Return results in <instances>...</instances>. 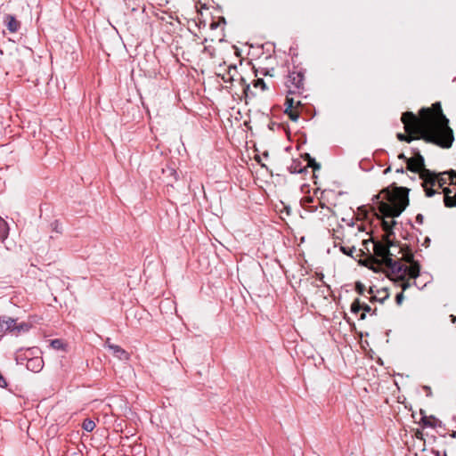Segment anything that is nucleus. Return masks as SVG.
<instances>
[{
	"label": "nucleus",
	"instance_id": "bb28decb",
	"mask_svg": "<svg viewBox=\"0 0 456 456\" xmlns=\"http://www.w3.org/2000/svg\"><path fill=\"white\" fill-rule=\"evenodd\" d=\"M368 293L371 295L370 297V301H376L377 300V297L373 294V289L370 287L368 290Z\"/></svg>",
	"mask_w": 456,
	"mask_h": 456
},
{
	"label": "nucleus",
	"instance_id": "9d476101",
	"mask_svg": "<svg viewBox=\"0 0 456 456\" xmlns=\"http://www.w3.org/2000/svg\"><path fill=\"white\" fill-rule=\"evenodd\" d=\"M44 366V362L42 358L40 357H34L31 359H28L27 362V368L29 370H32L34 372H38L42 370Z\"/></svg>",
	"mask_w": 456,
	"mask_h": 456
},
{
	"label": "nucleus",
	"instance_id": "f3484780",
	"mask_svg": "<svg viewBox=\"0 0 456 456\" xmlns=\"http://www.w3.org/2000/svg\"><path fill=\"white\" fill-rule=\"evenodd\" d=\"M285 113L289 117V118L292 121H297L298 119V118H299V110H298V109H296V110H292V109L285 110Z\"/></svg>",
	"mask_w": 456,
	"mask_h": 456
},
{
	"label": "nucleus",
	"instance_id": "a211bd4d",
	"mask_svg": "<svg viewBox=\"0 0 456 456\" xmlns=\"http://www.w3.org/2000/svg\"><path fill=\"white\" fill-rule=\"evenodd\" d=\"M360 310H362V303L359 299H355L351 305V311L352 313L356 314Z\"/></svg>",
	"mask_w": 456,
	"mask_h": 456
},
{
	"label": "nucleus",
	"instance_id": "7c9ffc66",
	"mask_svg": "<svg viewBox=\"0 0 456 456\" xmlns=\"http://www.w3.org/2000/svg\"><path fill=\"white\" fill-rule=\"evenodd\" d=\"M390 171H391V167H387V168L384 170V172H383V173H384L385 175H387V174H388Z\"/></svg>",
	"mask_w": 456,
	"mask_h": 456
},
{
	"label": "nucleus",
	"instance_id": "473e14b6",
	"mask_svg": "<svg viewBox=\"0 0 456 456\" xmlns=\"http://www.w3.org/2000/svg\"><path fill=\"white\" fill-rule=\"evenodd\" d=\"M444 456H447V455L444 453Z\"/></svg>",
	"mask_w": 456,
	"mask_h": 456
},
{
	"label": "nucleus",
	"instance_id": "ddd939ff",
	"mask_svg": "<svg viewBox=\"0 0 456 456\" xmlns=\"http://www.w3.org/2000/svg\"><path fill=\"white\" fill-rule=\"evenodd\" d=\"M285 105H286V110H289V109L296 110L301 106V102L299 100H296L295 98L289 97L288 95L286 97Z\"/></svg>",
	"mask_w": 456,
	"mask_h": 456
},
{
	"label": "nucleus",
	"instance_id": "a878e982",
	"mask_svg": "<svg viewBox=\"0 0 456 456\" xmlns=\"http://www.w3.org/2000/svg\"><path fill=\"white\" fill-rule=\"evenodd\" d=\"M61 342L60 340L55 339V340H53V341H52V346H53V348H57V349H58V348H60V347H61Z\"/></svg>",
	"mask_w": 456,
	"mask_h": 456
},
{
	"label": "nucleus",
	"instance_id": "39448f33",
	"mask_svg": "<svg viewBox=\"0 0 456 456\" xmlns=\"http://www.w3.org/2000/svg\"><path fill=\"white\" fill-rule=\"evenodd\" d=\"M406 164H407V169H409L410 171L415 172V173H419L420 178H421V172L423 170L427 169L424 165V159L419 151H416L414 153L413 157L407 159Z\"/></svg>",
	"mask_w": 456,
	"mask_h": 456
},
{
	"label": "nucleus",
	"instance_id": "2f4dec72",
	"mask_svg": "<svg viewBox=\"0 0 456 456\" xmlns=\"http://www.w3.org/2000/svg\"><path fill=\"white\" fill-rule=\"evenodd\" d=\"M396 172H398V173H403V167L398 168V169L396 170Z\"/></svg>",
	"mask_w": 456,
	"mask_h": 456
},
{
	"label": "nucleus",
	"instance_id": "20e7f679",
	"mask_svg": "<svg viewBox=\"0 0 456 456\" xmlns=\"http://www.w3.org/2000/svg\"><path fill=\"white\" fill-rule=\"evenodd\" d=\"M285 85L289 94H300L304 89V74L296 70L289 72Z\"/></svg>",
	"mask_w": 456,
	"mask_h": 456
},
{
	"label": "nucleus",
	"instance_id": "5701e85b",
	"mask_svg": "<svg viewBox=\"0 0 456 456\" xmlns=\"http://www.w3.org/2000/svg\"><path fill=\"white\" fill-rule=\"evenodd\" d=\"M8 331V326H6V322L4 321V318H0V334L5 333Z\"/></svg>",
	"mask_w": 456,
	"mask_h": 456
},
{
	"label": "nucleus",
	"instance_id": "393cba45",
	"mask_svg": "<svg viewBox=\"0 0 456 456\" xmlns=\"http://www.w3.org/2000/svg\"><path fill=\"white\" fill-rule=\"evenodd\" d=\"M404 297H403V291L399 294L396 295L395 297V301L398 305H401L403 300Z\"/></svg>",
	"mask_w": 456,
	"mask_h": 456
},
{
	"label": "nucleus",
	"instance_id": "7ed1b4c3",
	"mask_svg": "<svg viewBox=\"0 0 456 456\" xmlns=\"http://www.w3.org/2000/svg\"><path fill=\"white\" fill-rule=\"evenodd\" d=\"M379 213L385 217H396L409 205L408 190L403 187L383 189L375 196Z\"/></svg>",
	"mask_w": 456,
	"mask_h": 456
},
{
	"label": "nucleus",
	"instance_id": "dca6fc26",
	"mask_svg": "<svg viewBox=\"0 0 456 456\" xmlns=\"http://www.w3.org/2000/svg\"><path fill=\"white\" fill-rule=\"evenodd\" d=\"M237 75V69L235 66H230L228 68V78H224V80L225 82L227 81H234L235 80V76Z\"/></svg>",
	"mask_w": 456,
	"mask_h": 456
},
{
	"label": "nucleus",
	"instance_id": "f8f14e48",
	"mask_svg": "<svg viewBox=\"0 0 456 456\" xmlns=\"http://www.w3.org/2000/svg\"><path fill=\"white\" fill-rule=\"evenodd\" d=\"M9 234V226L7 223L0 217V240L4 241Z\"/></svg>",
	"mask_w": 456,
	"mask_h": 456
},
{
	"label": "nucleus",
	"instance_id": "9b49d317",
	"mask_svg": "<svg viewBox=\"0 0 456 456\" xmlns=\"http://www.w3.org/2000/svg\"><path fill=\"white\" fill-rule=\"evenodd\" d=\"M395 224V221L394 220H382V228L386 232V234L383 236V241L390 240V236L393 234L392 228Z\"/></svg>",
	"mask_w": 456,
	"mask_h": 456
},
{
	"label": "nucleus",
	"instance_id": "4be33fe9",
	"mask_svg": "<svg viewBox=\"0 0 456 456\" xmlns=\"http://www.w3.org/2000/svg\"><path fill=\"white\" fill-rule=\"evenodd\" d=\"M254 86L255 87H261V89L263 91L266 89L265 83V81L262 78L256 79L255 83H254Z\"/></svg>",
	"mask_w": 456,
	"mask_h": 456
},
{
	"label": "nucleus",
	"instance_id": "f03ea898",
	"mask_svg": "<svg viewBox=\"0 0 456 456\" xmlns=\"http://www.w3.org/2000/svg\"><path fill=\"white\" fill-rule=\"evenodd\" d=\"M373 252L374 255L368 259L369 267L375 272L387 269L390 279L399 282L403 291L411 287L409 279L419 276V265L407 247L388 240L374 242Z\"/></svg>",
	"mask_w": 456,
	"mask_h": 456
},
{
	"label": "nucleus",
	"instance_id": "423d86ee",
	"mask_svg": "<svg viewBox=\"0 0 456 456\" xmlns=\"http://www.w3.org/2000/svg\"><path fill=\"white\" fill-rule=\"evenodd\" d=\"M3 318L4 321L6 322V326H8V331L12 332L15 335H19L20 332L28 331L29 329V325L25 322L17 324L16 321L10 317Z\"/></svg>",
	"mask_w": 456,
	"mask_h": 456
},
{
	"label": "nucleus",
	"instance_id": "1a4fd4ad",
	"mask_svg": "<svg viewBox=\"0 0 456 456\" xmlns=\"http://www.w3.org/2000/svg\"><path fill=\"white\" fill-rule=\"evenodd\" d=\"M105 346L110 349L113 353V354L118 357V359H127V353L123 349L121 348L119 346H117V345H114V344H111L110 341V338H108L105 342Z\"/></svg>",
	"mask_w": 456,
	"mask_h": 456
},
{
	"label": "nucleus",
	"instance_id": "6e6552de",
	"mask_svg": "<svg viewBox=\"0 0 456 456\" xmlns=\"http://www.w3.org/2000/svg\"><path fill=\"white\" fill-rule=\"evenodd\" d=\"M4 24L6 26L8 30L12 33H15L19 31L20 28V21L18 20L12 14H5L4 18Z\"/></svg>",
	"mask_w": 456,
	"mask_h": 456
},
{
	"label": "nucleus",
	"instance_id": "cd10ccee",
	"mask_svg": "<svg viewBox=\"0 0 456 456\" xmlns=\"http://www.w3.org/2000/svg\"><path fill=\"white\" fill-rule=\"evenodd\" d=\"M424 221V216L421 214H418L416 216V222L422 224Z\"/></svg>",
	"mask_w": 456,
	"mask_h": 456
},
{
	"label": "nucleus",
	"instance_id": "0eeeda50",
	"mask_svg": "<svg viewBox=\"0 0 456 456\" xmlns=\"http://www.w3.org/2000/svg\"><path fill=\"white\" fill-rule=\"evenodd\" d=\"M456 188L450 189L448 187L444 188V202L445 207L452 208L456 206Z\"/></svg>",
	"mask_w": 456,
	"mask_h": 456
},
{
	"label": "nucleus",
	"instance_id": "aec40b11",
	"mask_svg": "<svg viewBox=\"0 0 456 456\" xmlns=\"http://www.w3.org/2000/svg\"><path fill=\"white\" fill-rule=\"evenodd\" d=\"M355 290L360 295H363L364 292L366 291V288H365L364 284H362V282L358 281V282L355 283Z\"/></svg>",
	"mask_w": 456,
	"mask_h": 456
},
{
	"label": "nucleus",
	"instance_id": "b1692460",
	"mask_svg": "<svg viewBox=\"0 0 456 456\" xmlns=\"http://www.w3.org/2000/svg\"><path fill=\"white\" fill-rule=\"evenodd\" d=\"M240 80L243 83V92L244 94L247 95L248 94V91H249V85L246 84V81L243 77H240Z\"/></svg>",
	"mask_w": 456,
	"mask_h": 456
},
{
	"label": "nucleus",
	"instance_id": "f257e3e1",
	"mask_svg": "<svg viewBox=\"0 0 456 456\" xmlns=\"http://www.w3.org/2000/svg\"><path fill=\"white\" fill-rule=\"evenodd\" d=\"M401 121L406 134L398 133L396 138L399 141L411 142L423 139L442 148H450L454 141L449 119L443 113L440 102L434 103L431 108H422L419 116L406 111Z\"/></svg>",
	"mask_w": 456,
	"mask_h": 456
},
{
	"label": "nucleus",
	"instance_id": "c756f323",
	"mask_svg": "<svg viewBox=\"0 0 456 456\" xmlns=\"http://www.w3.org/2000/svg\"><path fill=\"white\" fill-rule=\"evenodd\" d=\"M450 318H451V321H452V323H456V316L455 315L451 314Z\"/></svg>",
	"mask_w": 456,
	"mask_h": 456
},
{
	"label": "nucleus",
	"instance_id": "2eb2a0df",
	"mask_svg": "<svg viewBox=\"0 0 456 456\" xmlns=\"http://www.w3.org/2000/svg\"><path fill=\"white\" fill-rule=\"evenodd\" d=\"M82 428L87 432H92L95 428V423L94 420L86 419L84 420Z\"/></svg>",
	"mask_w": 456,
	"mask_h": 456
},
{
	"label": "nucleus",
	"instance_id": "4468645a",
	"mask_svg": "<svg viewBox=\"0 0 456 456\" xmlns=\"http://www.w3.org/2000/svg\"><path fill=\"white\" fill-rule=\"evenodd\" d=\"M335 247L339 246L340 250L346 256H353L354 253L356 251V248L354 247H346L340 245L339 242H337V240L334 241Z\"/></svg>",
	"mask_w": 456,
	"mask_h": 456
},
{
	"label": "nucleus",
	"instance_id": "412c9836",
	"mask_svg": "<svg viewBox=\"0 0 456 456\" xmlns=\"http://www.w3.org/2000/svg\"><path fill=\"white\" fill-rule=\"evenodd\" d=\"M434 421H435V419H433V418H428V417L422 418V422H423L424 427H434Z\"/></svg>",
	"mask_w": 456,
	"mask_h": 456
},
{
	"label": "nucleus",
	"instance_id": "6ab92c4d",
	"mask_svg": "<svg viewBox=\"0 0 456 456\" xmlns=\"http://www.w3.org/2000/svg\"><path fill=\"white\" fill-rule=\"evenodd\" d=\"M362 310L363 311V313L361 314L360 319L363 320V319H365V313L371 312V307L365 303H362Z\"/></svg>",
	"mask_w": 456,
	"mask_h": 456
},
{
	"label": "nucleus",
	"instance_id": "c85d7f7f",
	"mask_svg": "<svg viewBox=\"0 0 456 456\" xmlns=\"http://www.w3.org/2000/svg\"><path fill=\"white\" fill-rule=\"evenodd\" d=\"M398 158H399L400 159H403L406 163H407V159H410V158H407L403 153H400V154L398 155Z\"/></svg>",
	"mask_w": 456,
	"mask_h": 456
}]
</instances>
